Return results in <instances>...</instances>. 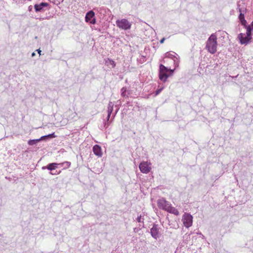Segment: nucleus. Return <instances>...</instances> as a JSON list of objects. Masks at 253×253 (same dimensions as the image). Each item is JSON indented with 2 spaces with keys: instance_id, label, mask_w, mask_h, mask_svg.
I'll return each mask as SVG.
<instances>
[{
  "instance_id": "nucleus-1",
  "label": "nucleus",
  "mask_w": 253,
  "mask_h": 253,
  "mask_svg": "<svg viewBox=\"0 0 253 253\" xmlns=\"http://www.w3.org/2000/svg\"><path fill=\"white\" fill-rule=\"evenodd\" d=\"M217 37L215 34H212L207 41L206 48L210 53L214 54L217 51Z\"/></svg>"
},
{
  "instance_id": "nucleus-2",
  "label": "nucleus",
  "mask_w": 253,
  "mask_h": 253,
  "mask_svg": "<svg viewBox=\"0 0 253 253\" xmlns=\"http://www.w3.org/2000/svg\"><path fill=\"white\" fill-rule=\"evenodd\" d=\"M174 69H168L164 65L161 64L159 67V78L164 82H166L169 75H171Z\"/></svg>"
},
{
  "instance_id": "nucleus-3",
  "label": "nucleus",
  "mask_w": 253,
  "mask_h": 253,
  "mask_svg": "<svg viewBox=\"0 0 253 253\" xmlns=\"http://www.w3.org/2000/svg\"><path fill=\"white\" fill-rule=\"evenodd\" d=\"M252 32L250 28H247L246 33H240L239 34L238 38L240 40V42L242 44H248L252 39Z\"/></svg>"
},
{
  "instance_id": "nucleus-4",
  "label": "nucleus",
  "mask_w": 253,
  "mask_h": 253,
  "mask_svg": "<svg viewBox=\"0 0 253 253\" xmlns=\"http://www.w3.org/2000/svg\"><path fill=\"white\" fill-rule=\"evenodd\" d=\"M116 24L120 29L125 31L129 30L131 27V23L125 18L117 20Z\"/></svg>"
},
{
  "instance_id": "nucleus-5",
  "label": "nucleus",
  "mask_w": 253,
  "mask_h": 253,
  "mask_svg": "<svg viewBox=\"0 0 253 253\" xmlns=\"http://www.w3.org/2000/svg\"><path fill=\"white\" fill-rule=\"evenodd\" d=\"M182 221L184 226L188 228L192 225L193 216L188 213H184L182 215Z\"/></svg>"
},
{
  "instance_id": "nucleus-6",
  "label": "nucleus",
  "mask_w": 253,
  "mask_h": 253,
  "mask_svg": "<svg viewBox=\"0 0 253 253\" xmlns=\"http://www.w3.org/2000/svg\"><path fill=\"white\" fill-rule=\"evenodd\" d=\"M160 228L158 225L154 224L153 227L150 229V233L152 237L157 240L160 237Z\"/></svg>"
},
{
  "instance_id": "nucleus-7",
  "label": "nucleus",
  "mask_w": 253,
  "mask_h": 253,
  "mask_svg": "<svg viewBox=\"0 0 253 253\" xmlns=\"http://www.w3.org/2000/svg\"><path fill=\"white\" fill-rule=\"evenodd\" d=\"M170 203L167 201L165 199L162 198L159 199L157 201L158 207L163 210L167 211L169 207Z\"/></svg>"
},
{
  "instance_id": "nucleus-8",
  "label": "nucleus",
  "mask_w": 253,
  "mask_h": 253,
  "mask_svg": "<svg viewBox=\"0 0 253 253\" xmlns=\"http://www.w3.org/2000/svg\"><path fill=\"white\" fill-rule=\"evenodd\" d=\"M150 165L148 162H141L139 166L140 170L142 173H148L151 169Z\"/></svg>"
},
{
  "instance_id": "nucleus-9",
  "label": "nucleus",
  "mask_w": 253,
  "mask_h": 253,
  "mask_svg": "<svg viewBox=\"0 0 253 253\" xmlns=\"http://www.w3.org/2000/svg\"><path fill=\"white\" fill-rule=\"evenodd\" d=\"M166 57L170 58L173 60V62L175 66H177L178 65L179 60L178 55L175 52H168L165 54Z\"/></svg>"
},
{
  "instance_id": "nucleus-10",
  "label": "nucleus",
  "mask_w": 253,
  "mask_h": 253,
  "mask_svg": "<svg viewBox=\"0 0 253 253\" xmlns=\"http://www.w3.org/2000/svg\"><path fill=\"white\" fill-rule=\"evenodd\" d=\"M94 12L92 10L87 12L85 17V21L89 22L92 24H95L96 23V19L94 18Z\"/></svg>"
},
{
  "instance_id": "nucleus-11",
  "label": "nucleus",
  "mask_w": 253,
  "mask_h": 253,
  "mask_svg": "<svg viewBox=\"0 0 253 253\" xmlns=\"http://www.w3.org/2000/svg\"><path fill=\"white\" fill-rule=\"evenodd\" d=\"M114 105V104L112 102H109L108 105V110H107L108 115H107V121L105 122L104 125V127H105V128H107L109 125V123L108 122L110 118L111 114L113 112Z\"/></svg>"
},
{
  "instance_id": "nucleus-12",
  "label": "nucleus",
  "mask_w": 253,
  "mask_h": 253,
  "mask_svg": "<svg viewBox=\"0 0 253 253\" xmlns=\"http://www.w3.org/2000/svg\"><path fill=\"white\" fill-rule=\"evenodd\" d=\"M55 137V136L54 135V133H53L52 134H50L47 135L42 136L39 139L30 140L28 141V143L29 145H34L36 144L37 143L40 142V141L44 140L45 138H53Z\"/></svg>"
},
{
  "instance_id": "nucleus-13",
  "label": "nucleus",
  "mask_w": 253,
  "mask_h": 253,
  "mask_svg": "<svg viewBox=\"0 0 253 253\" xmlns=\"http://www.w3.org/2000/svg\"><path fill=\"white\" fill-rule=\"evenodd\" d=\"M93 152L94 154L99 157H101L102 155V152L101 151V148L98 145H95L92 148Z\"/></svg>"
},
{
  "instance_id": "nucleus-14",
  "label": "nucleus",
  "mask_w": 253,
  "mask_h": 253,
  "mask_svg": "<svg viewBox=\"0 0 253 253\" xmlns=\"http://www.w3.org/2000/svg\"><path fill=\"white\" fill-rule=\"evenodd\" d=\"M57 168H58V165L57 163H50L48 164L46 166L42 167V169H47L48 170H50V171H53V170Z\"/></svg>"
},
{
  "instance_id": "nucleus-15",
  "label": "nucleus",
  "mask_w": 253,
  "mask_h": 253,
  "mask_svg": "<svg viewBox=\"0 0 253 253\" xmlns=\"http://www.w3.org/2000/svg\"><path fill=\"white\" fill-rule=\"evenodd\" d=\"M48 4L46 2H41L40 4H35L34 6L36 12L41 11L44 7L47 6Z\"/></svg>"
},
{
  "instance_id": "nucleus-16",
  "label": "nucleus",
  "mask_w": 253,
  "mask_h": 253,
  "mask_svg": "<svg viewBox=\"0 0 253 253\" xmlns=\"http://www.w3.org/2000/svg\"><path fill=\"white\" fill-rule=\"evenodd\" d=\"M167 211L175 215H178L179 214L178 211L174 207H172L171 204H170L169 207Z\"/></svg>"
},
{
  "instance_id": "nucleus-17",
  "label": "nucleus",
  "mask_w": 253,
  "mask_h": 253,
  "mask_svg": "<svg viewBox=\"0 0 253 253\" xmlns=\"http://www.w3.org/2000/svg\"><path fill=\"white\" fill-rule=\"evenodd\" d=\"M105 64L107 66H112V68H114L116 66L115 62L109 58L105 59Z\"/></svg>"
},
{
  "instance_id": "nucleus-18",
  "label": "nucleus",
  "mask_w": 253,
  "mask_h": 253,
  "mask_svg": "<svg viewBox=\"0 0 253 253\" xmlns=\"http://www.w3.org/2000/svg\"><path fill=\"white\" fill-rule=\"evenodd\" d=\"M58 167H63V169H67L69 168L71 166V163L70 162L65 161L64 162L61 163H57Z\"/></svg>"
},
{
  "instance_id": "nucleus-19",
  "label": "nucleus",
  "mask_w": 253,
  "mask_h": 253,
  "mask_svg": "<svg viewBox=\"0 0 253 253\" xmlns=\"http://www.w3.org/2000/svg\"><path fill=\"white\" fill-rule=\"evenodd\" d=\"M121 96L125 98H127L128 97V95L129 94V91L126 89V87H123L121 90Z\"/></svg>"
},
{
  "instance_id": "nucleus-20",
  "label": "nucleus",
  "mask_w": 253,
  "mask_h": 253,
  "mask_svg": "<svg viewBox=\"0 0 253 253\" xmlns=\"http://www.w3.org/2000/svg\"><path fill=\"white\" fill-rule=\"evenodd\" d=\"M239 18L240 19V20H241L242 23L243 24H244V23H245L246 22V20L244 19V14H243L242 13H240L239 16Z\"/></svg>"
},
{
  "instance_id": "nucleus-21",
  "label": "nucleus",
  "mask_w": 253,
  "mask_h": 253,
  "mask_svg": "<svg viewBox=\"0 0 253 253\" xmlns=\"http://www.w3.org/2000/svg\"><path fill=\"white\" fill-rule=\"evenodd\" d=\"M137 221L139 223H143L144 221V218L142 217L141 215L138 216L136 219Z\"/></svg>"
},
{
  "instance_id": "nucleus-22",
  "label": "nucleus",
  "mask_w": 253,
  "mask_h": 253,
  "mask_svg": "<svg viewBox=\"0 0 253 253\" xmlns=\"http://www.w3.org/2000/svg\"><path fill=\"white\" fill-rule=\"evenodd\" d=\"M163 88L162 87L160 89H157L156 92H155V96H157L158 95L161 91L162 90H163Z\"/></svg>"
},
{
  "instance_id": "nucleus-23",
  "label": "nucleus",
  "mask_w": 253,
  "mask_h": 253,
  "mask_svg": "<svg viewBox=\"0 0 253 253\" xmlns=\"http://www.w3.org/2000/svg\"><path fill=\"white\" fill-rule=\"evenodd\" d=\"M247 28H250L251 29V31L253 32V20L251 24L248 26Z\"/></svg>"
},
{
  "instance_id": "nucleus-24",
  "label": "nucleus",
  "mask_w": 253,
  "mask_h": 253,
  "mask_svg": "<svg viewBox=\"0 0 253 253\" xmlns=\"http://www.w3.org/2000/svg\"><path fill=\"white\" fill-rule=\"evenodd\" d=\"M61 172V171L60 170L59 172H57V171H56V172H52V171H50V174H51V175H56V174H59V173H60Z\"/></svg>"
},
{
  "instance_id": "nucleus-25",
  "label": "nucleus",
  "mask_w": 253,
  "mask_h": 253,
  "mask_svg": "<svg viewBox=\"0 0 253 253\" xmlns=\"http://www.w3.org/2000/svg\"><path fill=\"white\" fill-rule=\"evenodd\" d=\"M165 40V38H163L162 39H161V40H160V42L161 43H163L164 42Z\"/></svg>"
},
{
  "instance_id": "nucleus-26",
  "label": "nucleus",
  "mask_w": 253,
  "mask_h": 253,
  "mask_svg": "<svg viewBox=\"0 0 253 253\" xmlns=\"http://www.w3.org/2000/svg\"><path fill=\"white\" fill-rule=\"evenodd\" d=\"M36 51H38V53H39L40 55H41V53L42 51H41L40 49H37Z\"/></svg>"
},
{
  "instance_id": "nucleus-27",
  "label": "nucleus",
  "mask_w": 253,
  "mask_h": 253,
  "mask_svg": "<svg viewBox=\"0 0 253 253\" xmlns=\"http://www.w3.org/2000/svg\"><path fill=\"white\" fill-rule=\"evenodd\" d=\"M118 110L119 109L118 108H117L116 110L115 111V112L114 113V117L115 116V115H116V114L117 113L118 111Z\"/></svg>"
},
{
  "instance_id": "nucleus-28",
  "label": "nucleus",
  "mask_w": 253,
  "mask_h": 253,
  "mask_svg": "<svg viewBox=\"0 0 253 253\" xmlns=\"http://www.w3.org/2000/svg\"><path fill=\"white\" fill-rule=\"evenodd\" d=\"M35 55H36V53H35V52H33V53H32L31 56H32V57H34V56H35Z\"/></svg>"
}]
</instances>
